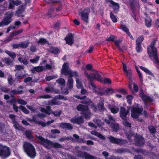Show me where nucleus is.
<instances>
[{"mask_svg": "<svg viewBox=\"0 0 159 159\" xmlns=\"http://www.w3.org/2000/svg\"><path fill=\"white\" fill-rule=\"evenodd\" d=\"M69 66L67 63H64L62 65L61 70V73L62 75L65 76H69L67 85L68 88L71 89L73 87V80L72 78L74 76L76 77L79 76V74L77 71H73L71 69H69Z\"/></svg>", "mask_w": 159, "mask_h": 159, "instance_id": "f257e3e1", "label": "nucleus"}, {"mask_svg": "<svg viewBox=\"0 0 159 159\" xmlns=\"http://www.w3.org/2000/svg\"><path fill=\"white\" fill-rule=\"evenodd\" d=\"M157 41V38L153 39L150 45L148 46L147 51L149 57L151 59L153 58V59L152 61L153 63L158 65L159 64V59L157 54V50L155 47Z\"/></svg>", "mask_w": 159, "mask_h": 159, "instance_id": "f03ea898", "label": "nucleus"}, {"mask_svg": "<svg viewBox=\"0 0 159 159\" xmlns=\"http://www.w3.org/2000/svg\"><path fill=\"white\" fill-rule=\"evenodd\" d=\"M25 152L28 156L34 159L36 156L35 149L34 145L28 142H25L23 146Z\"/></svg>", "mask_w": 159, "mask_h": 159, "instance_id": "7ed1b4c3", "label": "nucleus"}, {"mask_svg": "<svg viewBox=\"0 0 159 159\" xmlns=\"http://www.w3.org/2000/svg\"><path fill=\"white\" fill-rule=\"evenodd\" d=\"M76 109L78 111H81V114L85 119H88L90 117V112L89 111V107L86 105L80 104L76 107Z\"/></svg>", "mask_w": 159, "mask_h": 159, "instance_id": "20e7f679", "label": "nucleus"}, {"mask_svg": "<svg viewBox=\"0 0 159 159\" xmlns=\"http://www.w3.org/2000/svg\"><path fill=\"white\" fill-rule=\"evenodd\" d=\"M13 13L11 11H8L5 13L6 16L0 22V27L7 25L12 21V17Z\"/></svg>", "mask_w": 159, "mask_h": 159, "instance_id": "39448f33", "label": "nucleus"}, {"mask_svg": "<svg viewBox=\"0 0 159 159\" xmlns=\"http://www.w3.org/2000/svg\"><path fill=\"white\" fill-rule=\"evenodd\" d=\"M100 72L98 71H95L94 72L89 74L88 72L85 71L84 74L87 77L91 78L94 80H97L100 82H103V78L101 76Z\"/></svg>", "mask_w": 159, "mask_h": 159, "instance_id": "423d86ee", "label": "nucleus"}, {"mask_svg": "<svg viewBox=\"0 0 159 159\" xmlns=\"http://www.w3.org/2000/svg\"><path fill=\"white\" fill-rule=\"evenodd\" d=\"M90 11V8L89 7L85 8L84 10L79 13L80 15L81 20L87 23L89 21V16Z\"/></svg>", "mask_w": 159, "mask_h": 159, "instance_id": "0eeeda50", "label": "nucleus"}, {"mask_svg": "<svg viewBox=\"0 0 159 159\" xmlns=\"http://www.w3.org/2000/svg\"><path fill=\"white\" fill-rule=\"evenodd\" d=\"M108 139L110 142L113 144L119 145L120 146H121L127 143L126 140L119 139L111 136H110L108 137Z\"/></svg>", "mask_w": 159, "mask_h": 159, "instance_id": "6e6552de", "label": "nucleus"}, {"mask_svg": "<svg viewBox=\"0 0 159 159\" xmlns=\"http://www.w3.org/2000/svg\"><path fill=\"white\" fill-rule=\"evenodd\" d=\"M143 111L142 108L134 107L131 109V116L134 118H138Z\"/></svg>", "mask_w": 159, "mask_h": 159, "instance_id": "1a4fd4ad", "label": "nucleus"}, {"mask_svg": "<svg viewBox=\"0 0 159 159\" xmlns=\"http://www.w3.org/2000/svg\"><path fill=\"white\" fill-rule=\"evenodd\" d=\"M134 141L135 144L138 146L141 147L144 144V139L142 136L138 134H136L134 136Z\"/></svg>", "mask_w": 159, "mask_h": 159, "instance_id": "9d476101", "label": "nucleus"}, {"mask_svg": "<svg viewBox=\"0 0 159 159\" xmlns=\"http://www.w3.org/2000/svg\"><path fill=\"white\" fill-rule=\"evenodd\" d=\"M9 148L6 146L0 145V155L5 157H7L10 155Z\"/></svg>", "mask_w": 159, "mask_h": 159, "instance_id": "9b49d317", "label": "nucleus"}, {"mask_svg": "<svg viewBox=\"0 0 159 159\" xmlns=\"http://www.w3.org/2000/svg\"><path fill=\"white\" fill-rule=\"evenodd\" d=\"M107 2H110L109 6L113 8L114 13L116 14L119 11L120 6L117 3L115 2L112 0H106Z\"/></svg>", "mask_w": 159, "mask_h": 159, "instance_id": "f8f14e48", "label": "nucleus"}, {"mask_svg": "<svg viewBox=\"0 0 159 159\" xmlns=\"http://www.w3.org/2000/svg\"><path fill=\"white\" fill-rule=\"evenodd\" d=\"M129 112V110H126L125 108L123 107H120L119 115L122 120H126L127 118V116Z\"/></svg>", "mask_w": 159, "mask_h": 159, "instance_id": "ddd939ff", "label": "nucleus"}, {"mask_svg": "<svg viewBox=\"0 0 159 159\" xmlns=\"http://www.w3.org/2000/svg\"><path fill=\"white\" fill-rule=\"evenodd\" d=\"M46 147L48 149H49L51 148L56 149L61 148L63 147L61 144L59 143H53L51 141L49 140L47 145L46 146Z\"/></svg>", "mask_w": 159, "mask_h": 159, "instance_id": "4468645a", "label": "nucleus"}, {"mask_svg": "<svg viewBox=\"0 0 159 159\" xmlns=\"http://www.w3.org/2000/svg\"><path fill=\"white\" fill-rule=\"evenodd\" d=\"M139 96L145 105L147 104V100L148 101L150 102H152L153 101L152 98L150 96H147L143 92L140 93Z\"/></svg>", "mask_w": 159, "mask_h": 159, "instance_id": "2eb2a0df", "label": "nucleus"}, {"mask_svg": "<svg viewBox=\"0 0 159 159\" xmlns=\"http://www.w3.org/2000/svg\"><path fill=\"white\" fill-rule=\"evenodd\" d=\"M66 44L72 46L74 43V36L72 33L68 34L64 39Z\"/></svg>", "mask_w": 159, "mask_h": 159, "instance_id": "dca6fc26", "label": "nucleus"}, {"mask_svg": "<svg viewBox=\"0 0 159 159\" xmlns=\"http://www.w3.org/2000/svg\"><path fill=\"white\" fill-rule=\"evenodd\" d=\"M71 121L74 123H76L78 125H80L84 122V120L81 116L76 118H73L71 120Z\"/></svg>", "mask_w": 159, "mask_h": 159, "instance_id": "f3484780", "label": "nucleus"}, {"mask_svg": "<svg viewBox=\"0 0 159 159\" xmlns=\"http://www.w3.org/2000/svg\"><path fill=\"white\" fill-rule=\"evenodd\" d=\"M25 8V6L24 5H21L19 6L16 12V13L18 17L24 16H21L20 14L24 11Z\"/></svg>", "mask_w": 159, "mask_h": 159, "instance_id": "a211bd4d", "label": "nucleus"}, {"mask_svg": "<svg viewBox=\"0 0 159 159\" xmlns=\"http://www.w3.org/2000/svg\"><path fill=\"white\" fill-rule=\"evenodd\" d=\"M61 127L66 130H71L73 129L72 125L70 123H62L60 124Z\"/></svg>", "mask_w": 159, "mask_h": 159, "instance_id": "6ab92c4d", "label": "nucleus"}, {"mask_svg": "<svg viewBox=\"0 0 159 159\" xmlns=\"http://www.w3.org/2000/svg\"><path fill=\"white\" fill-rule=\"evenodd\" d=\"M120 27L122 30L125 32L131 39L132 40L134 39L132 35L130 33L129 29L125 25H121L120 26Z\"/></svg>", "mask_w": 159, "mask_h": 159, "instance_id": "aec40b11", "label": "nucleus"}, {"mask_svg": "<svg viewBox=\"0 0 159 159\" xmlns=\"http://www.w3.org/2000/svg\"><path fill=\"white\" fill-rule=\"evenodd\" d=\"M139 68L141 70L143 71L147 74L150 75L152 77H154V74L152 73V72L149 70L147 68L143 66H140Z\"/></svg>", "mask_w": 159, "mask_h": 159, "instance_id": "412c9836", "label": "nucleus"}, {"mask_svg": "<svg viewBox=\"0 0 159 159\" xmlns=\"http://www.w3.org/2000/svg\"><path fill=\"white\" fill-rule=\"evenodd\" d=\"M37 138L40 141L42 142L43 143H44V144H43V145L45 147L47 145L48 142L49 140L47 139H44L42 136L40 135L37 137Z\"/></svg>", "mask_w": 159, "mask_h": 159, "instance_id": "4be33fe9", "label": "nucleus"}, {"mask_svg": "<svg viewBox=\"0 0 159 159\" xmlns=\"http://www.w3.org/2000/svg\"><path fill=\"white\" fill-rule=\"evenodd\" d=\"M125 73H126V76L128 78L130 82H132L133 81L132 79V72L131 70H128L127 72Z\"/></svg>", "mask_w": 159, "mask_h": 159, "instance_id": "5701e85b", "label": "nucleus"}, {"mask_svg": "<svg viewBox=\"0 0 159 159\" xmlns=\"http://www.w3.org/2000/svg\"><path fill=\"white\" fill-rule=\"evenodd\" d=\"M57 99H54V97L52 99L49 103V104L51 106H54L56 105H60L62 104L61 102L60 101H56Z\"/></svg>", "mask_w": 159, "mask_h": 159, "instance_id": "b1692460", "label": "nucleus"}, {"mask_svg": "<svg viewBox=\"0 0 159 159\" xmlns=\"http://www.w3.org/2000/svg\"><path fill=\"white\" fill-rule=\"evenodd\" d=\"M109 108L110 109L111 112L114 114L117 113L119 111V109L118 107L115 106H113L109 107Z\"/></svg>", "mask_w": 159, "mask_h": 159, "instance_id": "393cba45", "label": "nucleus"}, {"mask_svg": "<svg viewBox=\"0 0 159 159\" xmlns=\"http://www.w3.org/2000/svg\"><path fill=\"white\" fill-rule=\"evenodd\" d=\"M26 137L28 139H31L33 138V137L32 135V132L31 130H26L25 132Z\"/></svg>", "mask_w": 159, "mask_h": 159, "instance_id": "a878e982", "label": "nucleus"}, {"mask_svg": "<svg viewBox=\"0 0 159 159\" xmlns=\"http://www.w3.org/2000/svg\"><path fill=\"white\" fill-rule=\"evenodd\" d=\"M34 70H32V72L33 73L35 72V71L38 72H42L43 70L44 69L42 66H38L34 67Z\"/></svg>", "mask_w": 159, "mask_h": 159, "instance_id": "bb28decb", "label": "nucleus"}, {"mask_svg": "<svg viewBox=\"0 0 159 159\" xmlns=\"http://www.w3.org/2000/svg\"><path fill=\"white\" fill-rule=\"evenodd\" d=\"M59 49L57 48L52 47L49 50V51L52 53L56 55L59 52Z\"/></svg>", "mask_w": 159, "mask_h": 159, "instance_id": "cd10ccee", "label": "nucleus"}, {"mask_svg": "<svg viewBox=\"0 0 159 159\" xmlns=\"http://www.w3.org/2000/svg\"><path fill=\"white\" fill-rule=\"evenodd\" d=\"M146 26L148 28L151 27L152 25V20L150 18L145 19Z\"/></svg>", "mask_w": 159, "mask_h": 159, "instance_id": "c85d7f7f", "label": "nucleus"}, {"mask_svg": "<svg viewBox=\"0 0 159 159\" xmlns=\"http://www.w3.org/2000/svg\"><path fill=\"white\" fill-rule=\"evenodd\" d=\"M51 111V109L50 107L48 106L47 107V109L45 108L42 107L41 109V111L43 112L48 115H50V113L49 112Z\"/></svg>", "mask_w": 159, "mask_h": 159, "instance_id": "c756f323", "label": "nucleus"}, {"mask_svg": "<svg viewBox=\"0 0 159 159\" xmlns=\"http://www.w3.org/2000/svg\"><path fill=\"white\" fill-rule=\"evenodd\" d=\"M135 50L137 53L141 52L142 51L141 44L139 43H136Z\"/></svg>", "mask_w": 159, "mask_h": 159, "instance_id": "7c9ffc66", "label": "nucleus"}, {"mask_svg": "<svg viewBox=\"0 0 159 159\" xmlns=\"http://www.w3.org/2000/svg\"><path fill=\"white\" fill-rule=\"evenodd\" d=\"M80 103L83 104L87 105L88 106L92 103V101L90 98H85L84 100L80 102Z\"/></svg>", "mask_w": 159, "mask_h": 159, "instance_id": "2f4dec72", "label": "nucleus"}, {"mask_svg": "<svg viewBox=\"0 0 159 159\" xmlns=\"http://www.w3.org/2000/svg\"><path fill=\"white\" fill-rule=\"evenodd\" d=\"M5 52L12 59H14L16 57V55L15 52L8 50L5 51Z\"/></svg>", "mask_w": 159, "mask_h": 159, "instance_id": "473e14b6", "label": "nucleus"}, {"mask_svg": "<svg viewBox=\"0 0 159 159\" xmlns=\"http://www.w3.org/2000/svg\"><path fill=\"white\" fill-rule=\"evenodd\" d=\"M110 16L113 22L116 23L117 21V19L116 16L114 15V14L111 11L110 13Z\"/></svg>", "mask_w": 159, "mask_h": 159, "instance_id": "72a5a7b5", "label": "nucleus"}, {"mask_svg": "<svg viewBox=\"0 0 159 159\" xmlns=\"http://www.w3.org/2000/svg\"><path fill=\"white\" fill-rule=\"evenodd\" d=\"M133 98V96L131 95H128L126 97L128 103L130 105L132 103V101Z\"/></svg>", "mask_w": 159, "mask_h": 159, "instance_id": "f704fd0d", "label": "nucleus"}, {"mask_svg": "<svg viewBox=\"0 0 159 159\" xmlns=\"http://www.w3.org/2000/svg\"><path fill=\"white\" fill-rule=\"evenodd\" d=\"M40 58V57L39 56H37L34 57L33 59H31L30 60V61L32 63H37Z\"/></svg>", "mask_w": 159, "mask_h": 159, "instance_id": "c9c22d12", "label": "nucleus"}, {"mask_svg": "<svg viewBox=\"0 0 159 159\" xmlns=\"http://www.w3.org/2000/svg\"><path fill=\"white\" fill-rule=\"evenodd\" d=\"M9 92L11 93L15 94H22L24 92L22 90H16L15 89L9 91Z\"/></svg>", "mask_w": 159, "mask_h": 159, "instance_id": "e433bc0d", "label": "nucleus"}, {"mask_svg": "<svg viewBox=\"0 0 159 159\" xmlns=\"http://www.w3.org/2000/svg\"><path fill=\"white\" fill-rule=\"evenodd\" d=\"M19 108L24 113L26 114H29L30 113L29 111L26 108L23 106L20 105Z\"/></svg>", "mask_w": 159, "mask_h": 159, "instance_id": "4c0bfd02", "label": "nucleus"}, {"mask_svg": "<svg viewBox=\"0 0 159 159\" xmlns=\"http://www.w3.org/2000/svg\"><path fill=\"white\" fill-rule=\"evenodd\" d=\"M135 1L134 0H130L129 2V4L131 7V10H135Z\"/></svg>", "mask_w": 159, "mask_h": 159, "instance_id": "58836bf2", "label": "nucleus"}, {"mask_svg": "<svg viewBox=\"0 0 159 159\" xmlns=\"http://www.w3.org/2000/svg\"><path fill=\"white\" fill-rule=\"evenodd\" d=\"M144 39V37L143 35H140L136 39V43H142Z\"/></svg>", "mask_w": 159, "mask_h": 159, "instance_id": "ea45409f", "label": "nucleus"}, {"mask_svg": "<svg viewBox=\"0 0 159 159\" xmlns=\"http://www.w3.org/2000/svg\"><path fill=\"white\" fill-rule=\"evenodd\" d=\"M122 40L120 39H118L114 41V43L115 45L120 50H121V48L120 47V44L122 42Z\"/></svg>", "mask_w": 159, "mask_h": 159, "instance_id": "a19ab883", "label": "nucleus"}, {"mask_svg": "<svg viewBox=\"0 0 159 159\" xmlns=\"http://www.w3.org/2000/svg\"><path fill=\"white\" fill-rule=\"evenodd\" d=\"M23 31V30L22 29H21L18 30L16 31H14L12 33H11V35H12V36L13 37L17 35L20 34V33H22V32Z\"/></svg>", "mask_w": 159, "mask_h": 159, "instance_id": "79ce46f5", "label": "nucleus"}, {"mask_svg": "<svg viewBox=\"0 0 159 159\" xmlns=\"http://www.w3.org/2000/svg\"><path fill=\"white\" fill-rule=\"evenodd\" d=\"M18 61L21 63H23L24 65H27L28 63V61L22 57H19Z\"/></svg>", "mask_w": 159, "mask_h": 159, "instance_id": "37998d69", "label": "nucleus"}, {"mask_svg": "<svg viewBox=\"0 0 159 159\" xmlns=\"http://www.w3.org/2000/svg\"><path fill=\"white\" fill-rule=\"evenodd\" d=\"M61 86L64 85L65 84V80L62 78H60L56 81Z\"/></svg>", "mask_w": 159, "mask_h": 159, "instance_id": "c03bdc74", "label": "nucleus"}, {"mask_svg": "<svg viewBox=\"0 0 159 159\" xmlns=\"http://www.w3.org/2000/svg\"><path fill=\"white\" fill-rule=\"evenodd\" d=\"M148 129L151 134H154L156 133V129L153 126L151 125L149 126L148 127Z\"/></svg>", "mask_w": 159, "mask_h": 159, "instance_id": "a18cd8bd", "label": "nucleus"}, {"mask_svg": "<svg viewBox=\"0 0 159 159\" xmlns=\"http://www.w3.org/2000/svg\"><path fill=\"white\" fill-rule=\"evenodd\" d=\"M94 92L97 94L102 96L104 94V92L101 91L99 88H97L96 89H93Z\"/></svg>", "mask_w": 159, "mask_h": 159, "instance_id": "49530a36", "label": "nucleus"}, {"mask_svg": "<svg viewBox=\"0 0 159 159\" xmlns=\"http://www.w3.org/2000/svg\"><path fill=\"white\" fill-rule=\"evenodd\" d=\"M116 39V37L115 36L111 34L108 38L106 39V41H111L112 42H114L115 41V39Z\"/></svg>", "mask_w": 159, "mask_h": 159, "instance_id": "de8ad7c7", "label": "nucleus"}, {"mask_svg": "<svg viewBox=\"0 0 159 159\" xmlns=\"http://www.w3.org/2000/svg\"><path fill=\"white\" fill-rule=\"evenodd\" d=\"M123 121L122 122L123 125L126 127H128L130 128L131 126V124L127 121V118H126V120H123Z\"/></svg>", "mask_w": 159, "mask_h": 159, "instance_id": "09e8293b", "label": "nucleus"}, {"mask_svg": "<svg viewBox=\"0 0 159 159\" xmlns=\"http://www.w3.org/2000/svg\"><path fill=\"white\" fill-rule=\"evenodd\" d=\"M88 154V153L86 152H82L81 151H80L78 152V156L81 157H84L85 158Z\"/></svg>", "mask_w": 159, "mask_h": 159, "instance_id": "8fccbe9b", "label": "nucleus"}, {"mask_svg": "<svg viewBox=\"0 0 159 159\" xmlns=\"http://www.w3.org/2000/svg\"><path fill=\"white\" fill-rule=\"evenodd\" d=\"M54 99H62L65 101H66L67 100L66 98L65 97L63 96L60 95H57L54 97Z\"/></svg>", "mask_w": 159, "mask_h": 159, "instance_id": "3c124183", "label": "nucleus"}, {"mask_svg": "<svg viewBox=\"0 0 159 159\" xmlns=\"http://www.w3.org/2000/svg\"><path fill=\"white\" fill-rule=\"evenodd\" d=\"M15 76L17 79L19 80L22 79L23 78L26 77L27 76V75L26 74H24L22 75H19L18 73H16L15 74Z\"/></svg>", "mask_w": 159, "mask_h": 159, "instance_id": "603ef678", "label": "nucleus"}, {"mask_svg": "<svg viewBox=\"0 0 159 159\" xmlns=\"http://www.w3.org/2000/svg\"><path fill=\"white\" fill-rule=\"evenodd\" d=\"M136 69L139 76V78L140 80V81L141 82H142L143 81V75L138 68H136Z\"/></svg>", "mask_w": 159, "mask_h": 159, "instance_id": "864d4df0", "label": "nucleus"}, {"mask_svg": "<svg viewBox=\"0 0 159 159\" xmlns=\"http://www.w3.org/2000/svg\"><path fill=\"white\" fill-rule=\"evenodd\" d=\"M24 66L20 65H16L15 66V71H19L21 70L24 69Z\"/></svg>", "mask_w": 159, "mask_h": 159, "instance_id": "5fc2aeb1", "label": "nucleus"}, {"mask_svg": "<svg viewBox=\"0 0 159 159\" xmlns=\"http://www.w3.org/2000/svg\"><path fill=\"white\" fill-rule=\"evenodd\" d=\"M17 101L19 104L23 105H25L27 104V102L26 101L20 98H19L17 99Z\"/></svg>", "mask_w": 159, "mask_h": 159, "instance_id": "6e6d98bb", "label": "nucleus"}, {"mask_svg": "<svg viewBox=\"0 0 159 159\" xmlns=\"http://www.w3.org/2000/svg\"><path fill=\"white\" fill-rule=\"evenodd\" d=\"M47 41L46 39L43 38H40L39 40L37 42L38 43H40L41 44L46 43Z\"/></svg>", "mask_w": 159, "mask_h": 159, "instance_id": "4d7b16f0", "label": "nucleus"}, {"mask_svg": "<svg viewBox=\"0 0 159 159\" xmlns=\"http://www.w3.org/2000/svg\"><path fill=\"white\" fill-rule=\"evenodd\" d=\"M105 92L108 95L114 93L113 90L111 88L107 89L105 90Z\"/></svg>", "mask_w": 159, "mask_h": 159, "instance_id": "13d9d810", "label": "nucleus"}, {"mask_svg": "<svg viewBox=\"0 0 159 159\" xmlns=\"http://www.w3.org/2000/svg\"><path fill=\"white\" fill-rule=\"evenodd\" d=\"M20 48H27L29 45L28 43H24L23 42H21L20 44Z\"/></svg>", "mask_w": 159, "mask_h": 159, "instance_id": "bf43d9fd", "label": "nucleus"}, {"mask_svg": "<svg viewBox=\"0 0 159 159\" xmlns=\"http://www.w3.org/2000/svg\"><path fill=\"white\" fill-rule=\"evenodd\" d=\"M52 113L55 116H60L61 113V111L59 110L58 111H54L52 112Z\"/></svg>", "mask_w": 159, "mask_h": 159, "instance_id": "052dcab7", "label": "nucleus"}, {"mask_svg": "<svg viewBox=\"0 0 159 159\" xmlns=\"http://www.w3.org/2000/svg\"><path fill=\"white\" fill-rule=\"evenodd\" d=\"M88 80H89L90 81V84L91 86L94 88H96V86L95 85V84L93 82V80L91 78L87 77Z\"/></svg>", "mask_w": 159, "mask_h": 159, "instance_id": "680f3d73", "label": "nucleus"}, {"mask_svg": "<svg viewBox=\"0 0 159 159\" xmlns=\"http://www.w3.org/2000/svg\"><path fill=\"white\" fill-rule=\"evenodd\" d=\"M56 78V76L54 75L47 76L45 77V79L47 81H50L51 80Z\"/></svg>", "mask_w": 159, "mask_h": 159, "instance_id": "e2e57ef3", "label": "nucleus"}, {"mask_svg": "<svg viewBox=\"0 0 159 159\" xmlns=\"http://www.w3.org/2000/svg\"><path fill=\"white\" fill-rule=\"evenodd\" d=\"M135 152L138 153L144 154L145 152V150L141 148H137L135 150Z\"/></svg>", "mask_w": 159, "mask_h": 159, "instance_id": "0e129e2a", "label": "nucleus"}, {"mask_svg": "<svg viewBox=\"0 0 159 159\" xmlns=\"http://www.w3.org/2000/svg\"><path fill=\"white\" fill-rule=\"evenodd\" d=\"M103 101L102 102H101L98 104V107L101 110H104V104L103 103Z\"/></svg>", "mask_w": 159, "mask_h": 159, "instance_id": "69168bd1", "label": "nucleus"}, {"mask_svg": "<svg viewBox=\"0 0 159 159\" xmlns=\"http://www.w3.org/2000/svg\"><path fill=\"white\" fill-rule=\"evenodd\" d=\"M104 83L105 84H110L111 83V81L110 79L108 78H105L103 80Z\"/></svg>", "mask_w": 159, "mask_h": 159, "instance_id": "338daca9", "label": "nucleus"}, {"mask_svg": "<svg viewBox=\"0 0 159 159\" xmlns=\"http://www.w3.org/2000/svg\"><path fill=\"white\" fill-rule=\"evenodd\" d=\"M0 90L1 92L5 93H8L9 92V89L5 87H1L0 89Z\"/></svg>", "mask_w": 159, "mask_h": 159, "instance_id": "774afa93", "label": "nucleus"}]
</instances>
